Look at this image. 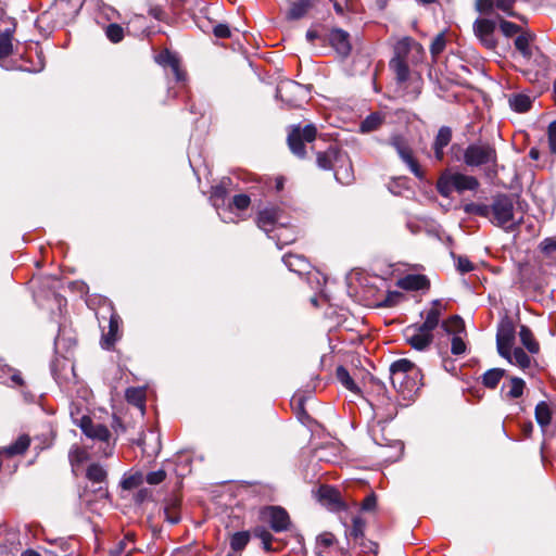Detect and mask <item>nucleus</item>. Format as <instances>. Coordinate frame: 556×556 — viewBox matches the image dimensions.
<instances>
[{
	"instance_id": "1",
	"label": "nucleus",
	"mask_w": 556,
	"mask_h": 556,
	"mask_svg": "<svg viewBox=\"0 0 556 556\" xmlns=\"http://www.w3.org/2000/svg\"><path fill=\"white\" fill-rule=\"evenodd\" d=\"M464 211L470 215L488 218L494 226L505 231H514L522 220L521 216L517 217L513 197L503 193L493 197L490 205L471 202L464 206Z\"/></svg>"
},
{
	"instance_id": "2",
	"label": "nucleus",
	"mask_w": 556,
	"mask_h": 556,
	"mask_svg": "<svg viewBox=\"0 0 556 556\" xmlns=\"http://www.w3.org/2000/svg\"><path fill=\"white\" fill-rule=\"evenodd\" d=\"M390 379L393 388L404 400H412L422 386L420 370L406 358L397 359L391 364Z\"/></svg>"
},
{
	"instance_id": "3",
	"label": "nucleus",
	"mask_w": 556,
	"mask_h": 556,
	"mask_svg": "<svg viewBox=\"0 0 556 556\" xmlns=\"http://www.w3.org/2000/svg\"><path fill=\"white\" fill-rule=\"evenodd\" d=\"M479 186L476 177L452 169L443 170L437 181V190L444 198H448L454 191L458 193L467 190L475 191Z\"/></svg>"
},
{
	"instance_id": "4",
	"label": "nucleus",
	"mask_w": 556,
	"mask_h": 556,
	"mask_svg": "<svg viewBox=\"0 0 556 556\" xmlns=\"http://www.w3.org/2000/svg\"><path fill=\"white\" fill-rule=\"evenodd\" d=\"M463 160L469 167H495L497 164V153L495 148L490 143L475 142L465 149Z\"/></svg>"
},
{
	"instance_id": "5",
	"label": "nucleus",
	"mask_w": 556,
	"mask_h": 556,
	"mask_svg": "<svg viewBox=\"0 0 556 556\" xmlns=\"http://www.w3.org/2000/svg\"><path fill=\"white\" fill-rule=\"evenodd\" d=\"M534 37V34L523 31L515 39V47L526 61L533 60L539 68L546 70L548 60L536 47H533Z\"/></svg>"
},
{
	"instance_id": "6",
	"label": "nucleus",
	"mask_w": 556,
	"mask_h": 556,
	"mask_svg": "<svg viewBox=\"0 0 556 556\" xmlns=\"http://www.w3.org/2000/svg\"><path fill=\"white\" fill-rule=\"evenodd\" d=\"M388 144L393 147L400 159L408 166L409 170L419 179L424 177V173L418 162L413 156V151L408 144L406 137L402 134L394 132L388 139Z\"/></svg>"
},
{
	"instance_id": "7",
	"label": "nucleus",
	"mask_w": 556,
	"mask_h": 556,
	"mask_svg": "<svg viewBox=\"0 0 556 556\" xmlns=\"http://www.w3.org/2000/svg\"><path fill=\"white\" fill-rule=\"evenodd\" d=\"M316 128L313 125H306L304 128L300 126L292 128L288 136V143L291 151L299 157H304V142H312L316 138Z\"/></svg>"
},
{
	"instance_id": "8",
	"label": "nucleus",
	"mask_w": 556,
	"mask_h": 556,
	"mask_svg": "<svg viewBox=\"0 0 556 556\" xmlns=\"http://www.w3.org/2000/svg\"><path fill=\"white\" fill-rule=\"evenodd\" d=\"M516 337V329L514 324L509 319H503L496 332V348L497 352L502 357L509 355V350L514 348Z\"/></svg>"
},
{
	"instance_id": "9",
	"label": "nucleus",
	"mask_w": 556,
	"mask_h": 556,
	"mask_svg": "<svg viewBox=\"0 0 556 556\" xmlns=\"http://www.w3.org/2000/svg\"><path fill=\"white\" fill-rule=\"evenodd\" d=\"M262 520L269 523L271 530L275 532H282L288 530L290 526V518L288 513L279 506H269L262 510Z\"/></svg>"
},
{
	"instance_id": "10",
	"label": "nucleus",
	"mask_w": 556,
	"mask_h": 556,
	"mask_svg": "<svg viewBox=\"0 0 556 556\" xmlns=\"http://www.w3.org/2000/svg\"><path fill=\"white\" fill-rule=\"evenodd\" d=\"M473 30L485 48L492 50L496 47V39L494 37L495 23L493 21L486 18L477 20L473 24Z\"/></svg>"
},
{
	"instance_id": "11",
	"label": "nucleus",
	"mask_w": 556,
	"mask_h": 556,
	"mask_svg": "<svg viewBox=\"0 0 556 556\" xmlns=\"http://www.w3.org/2000/svg\"><path fill=\"white\" fill-rule=\"evenodd\" d=\"M516 0H477L476 8L481 13H491L494 10L502 11L509 16L519 17L514 11L513 5Z\"/></svg>"
},
{
	"instance_id": "12",
	"label": "nucleus",
	"mask_w": 556,
	"mask_h": 556,
	"mask_svg": "<svg viewBox=\"0 0 556 556\" xmlns=\"http://www.w3.org/2000/svg\"><path fill=\"white\" fill-rule=\"evenodd\" d=\"M80 428L87 437L101 442H108L111 437L110 430L104 425L93 424L88 417L81 419Z\"/></svg>"
},
{
	"instance_id": "13",
	"label": "nucleus",
	"mask_w": 556,
	"mask_h": 556,
	"mask_svg": "<svg viewBox=\"0 0 556 556\" xmlns=\"http://www.w3.org/2000/svg\"><path fill=\"white\" fill-rule=\"evenodd\" d=\"M415 51L416 53H422L424 49L421 45L415 41L410 37H404L400 39L394 47V56L392 60L407 61L408 54Z\"/></svg>"
},
{
	"instance_id": "14",
	"label": "nucleus",
	"mask_w": 556,
	"mask_h": 556,
	"mask_svg": "<svg viewBox=\"0 0 556 556\" xmlns=\"http://www.w3.org/2000/svg\"><path fill=\"white\" fill-rule=\"evenodd\" d=\"M280 220V210L276 207H269L261 211L257 215V226L265 232L275 231L276 225Z\"/></svg>"
},
{
	"instance_id": "15",
	"label": "nucleus",
	"mask_w": 556,
	"mask_h": 556,
	"mask_svg": "<svg viewBox=\"0 0 556 556\" xmlns=\"http://www.w3.org/2000/svg\"><path fill=\"white\" fill-rule=\"evenodd\" d=\"M330 45L342 56H346L351 51L350 36L342 29H333L329 36Z\"/></svg>"
},
{
	"instance_id": "16",
	"label": "nucleus",
	"mask_w": 556,
	"mask_h": 556,
	"mask_svg": "<svg viewBox=\"0 0 556 556\" xmlns=\"http://www.w3.org/2000/svg\"><path fill=\"white\" fill-rule=\"evenodd\" d=\"M156 62L161 65L169 66L177 81L185 80L186 73L180 68L179 59L176 54L166 50L157 55Z\"/></svg>"
},
{
	"instance_id": "17",
	"label": "nucleus",
	"mask_w": 556,
	"mask_h": 556,
	"mask_svg": "<svg viewBox=\"0 0 556 556\" xmlns=\"http://www.w3.org/2000/svg\"><path fill=\"white\" fill-rule=\"evenodd\" d=\"M407 342L418 351L426 350L433 340V336L431 331H426L424 327L419 326L415 329L414 333L407 336Z\"/></svg>"
},
{
	"instance_id": "18",
	"label": "nucleus",
	"mask_w": 556,
	"mask_h": 556,
	"mask_svg": "<svg viewBox=\"0 0 556 556\" xmlns=\"http://www.w3.org/2000/svg\"><path fill=\"white\" fill-rule=\"evenodd\" d=\"M397 286L409 291L422 290L429 287V280L424 275L412 274L401 278L397 281Z\"/></svg>"
},
{
	"instance_id": "19",
	"label": "nucleus",
	"mask_w": 556,
	"mask_h": 556,
	"mask_svg": "<svg viewBox=\"0 0 556 556\" xmlns=\"http://www.w3.org/2000/svg\"><path fill=\"white\" fill-rule=\"evenodd\" d=\"M118 327H119V316L116 314H112L109 321V330L103 333L101 345L105 350H111L115 342L118 340Z\"/></svg>"
},
{
	"instance_id": "20",
	"label": "nucleus",
	"mask_w": 556,
	"mask_h": 556,
	"mask_svg": "<svg viewBox=\"0 0 556 556\" xmlns=\"http://www.w3.org/2000/svg\"><path fill=\"white\" fill-rule=\"evenodd\" d=\"M444 311V306L440 300H434L432 302L431 308L427 312L426 319L421 327L426 329V331H433L439 325L440 317L442 312Z\"/></svg>"
},
{
	"instance_id": "21",
	"label": "nucleus",
	"mask_w": 556,
	"mask_h": 556,
	"mask_svg": "<svg viewBox=\"0 0 556 556\" xmlns=\"http://www.w3.org/2000/svg\"><path fill=\"white\" fill-rule=\"evenodd\" d=\"M299 91H302V88L299 84L294 81H286L277 87L276 96L277 98H280L282 101L287 102L290 106H296V101L289 98L288 96L294 94Z\"/></svg>"
},
{
	"instance_id": "22",
	"label": "nucleus",
	"mask_w": 556,
	"mask_h": 556,
	"mask_svg": "<svg viewBox=\"0 0 556 556\" xmlns=\"http://www.w3.org/2000/svg\"><path fill=\"white\" fill-rule=\"evenodd\" d=\"M342 159L343 155L336 148L331 147L327 151L317 154V164L323 169H330Z\"/></svg>"
},
{
	"instance_id": "23",
	"label": "nucleus",
	"mask_w": 556,
	"mask_h": 556,
	"mask_svg": "<svg viewBox=\"0 0 556 556\" xmlns=\"http://www.w3.org/2000/svg\"><path fill=\"white\" fill-rule=\"evenodd\" d=\"M519 339L522 345L531 354H538L540 352V344L534 338L532 331L526 325H521L519 329Z\"/></svg>"
},
{
	"instance_id": "24",
	"label": "nucleus",
	"mask_w": 556,
	"mask_h": 556,
	"mask_svg": "<svg viewBox=\"0 0 556 556\" xmlns=\"http://www.w3.org/2000/svg\"><path fill=\"white\" fill-rule=\"evenodd\" d=\"M318 493L320 500L330 505L332 508H339L342 506L340 493L337 489L329 485H321Z\"/></svg>"
},
{
	"instance_id": "25",
	"label": "nucleus",
	"mask_w": 556,
	"mask_h": 556,
	"mask_svg": "<svg viewBox=\"0 0 556 556\" xmlns=\"http://www.w3.org/2000/svg\"><path fill=\"white\" fill-rule=\"evenodd\" d=\"M139 445L149 456L156 455L160 451V437L155 432L149 431V433L144 434L139 441Z\"/></svg>"
},
{
	"instance_id": "26",
	"label": "nucleus",
	"mask_w": 556,
	"mask_h": 556,
	"mask_svg": "<svg viewBox=\"0 0 556 556\" xmlns=\"http://www.w3.org/2000/svg\"><path fill=\"white\" fill-rule=\"evenodd\" d=\"M286 266L294 273L303 274L309 268V263L301 255L287 254L283 256Z\"/></svg>"
},
{
	"instance_id": "27",
	"label": "nucleus",
	"mask_w": 556,
	"mask_h": 556,
	"mask_svg": "<svg viewBox=\"0 0 556 556\" xmlns=\"http://www.w3.org/2000/svg\"><path fill=\"white\" fill-rule=\"evenodd\" d=\"M504 358L521 369L529 368L531 365V357L521 348H513L509 350V355Z\"/></svg>"
},
{
	"instance_id": "28",
	"label": "nucleus",
	"mask_w": 556,
	"mask_h": 556,
	"mask_svg": "<svg viewBox=\"0 0 556 556\" xmlns=\"http://www.w3.org/2000/svg\"><path fill=\"white\" fill-rule=\"evenodd\" d=\"M365 521L359 516L352 519V525L346 529L345 534L350 540H353L355 544L359 541H364L365 535Z\"/></svg>"
},
{
	"instance_id": "29",
	"label": "nucleus",
	"mask_w": 556,
	"mask_h": 556,
	"mask_svg": "<svg viewBox=\"0 0 556 556\" xmlns=\"http://www.w3.org/2000/svg\"><path fill=\"white\" fill-rule=\"evenodd\" d=\"M180 501L177 497H170L166 501L165 507H164V514L166 520L176 525L180 521Z\"/></svg>"
},
{
	"instance_id": "30",
	"label": "nucleus",
	"mask_w": 556,
	"mask_h": 556,
	"mask_svg": "<svg viewBox=\"0 0 556 556\" xmlns=\"http://www.w3.org/2000/svg\"><path fill=\"white\" fill-rule=\"evenodd\" d=\"M12 36L9 30L0 34V65L7 70L5 59L12 53Z\"/></svg>"
},
{
	"instance_id": "31",
	"label": "nucleus",
	"mask_w": 556,
	"mask_h": 556,
	"mask_svg": "<svg viewBox=\"0 0 556 556\" xmlns=\"http://www.w3.org/2000/svg\"><path fill=\"white\" fill-rule=\"evenodd\" d=\"M311 7L312 0H298L291 4L287 17L293 21L300 20L307 13Z\"/></svg>"
},
{
	"instance_id": "32",
	"label": "nucleus",
	"mask_w": 556,
	"mask_h": 556,
	"mask_svg": "<svg viewBox=\"0 0 556 556\" xmlns=\"http://www.w3.org/2000/svg\"><path fill=\"white\" fill-rule=\"evenodd\" d=\"M30 443V439L28 435L23 434L17 438V440L4 447L3 452L9 456L20 455L26 452Z\"/></svg>"
},
{
	"instance_id": "33",
	"label": "nucleus",
	"mask_w": 556,
	"mask_h": 556,
	"mask_svg": "<svg viewBox=\"0 0 556 556\" xmlns=\"http://www.w3.org/2000/svg\"><path fill=\"white\" fill-rule=\"evenodd\" d=\"M230 184L229 178H224L220 184L214 186L212 188V194L211 200L213 202V205L218 210L219 208V202H224V199L228 192L227 186Z\"/></svg>"
},
{
	"instance_id": "34",
	"label": "nucleus",
	"mask_w": 556,
	"mask_h": 556,
	"mask_svg": "<svg viewBox=\"0 0 556 556\" xmlns=\"http://www.w3.org/2000/svg\"><path fill=\"white\" fill-rule=\"evenodd\" d=\"M128 403L137 406L141 410L144 407L146 391L141 388H128L125 393Z\"/></svg>"
},
{
	"instance_id": "35",
	"label": "nucleus",
	"mask_w": 556,
	"mask_h": 556,
	"mask_svg": "<svg viewBox=\"0 0 556 556\" xmlns=\"http://www.w3.org/2000/svg\"><path fill=\"white\" fill-rule=\"evenodd\" d=\"M505 375V370L501 368H492L482 376V383L486 388L494 389Z\"/></svg>"
},
{
	"instance_id": "36",
	"label": "nucleus",
	"mask_w": 556,
	"mask_h": 556,
	"mask_svg": "<svg viewBox=\"0 0 556 556\" xmlns=\"http://www.w3.org/2000/svg\"><path fill=\"white\" fill-rule=\"evenodd\" d=\"M535 419L542 428L551 424L552 412L546 402L542 401L535 406Z\"/></svg>"
},
{
	"instance_id": "37",
	"label": "nucleus",
	"mask_w": 556,
	"mask_h": 556,
	"mask_svg": "<svg viewBox=\"0 0 556 556\" xmlns=\"http://www.w3.org/2000/svg\"><path fill=\"white\" fill-rule=\"evenodd\" d=\"M384 121V116L381 113H372L368 115L361 123V131L362 132H370L378 129Z\"/></svg>"
},
{
	"instance_id": "38",
	"label": "nucleus",
	"mask_w": 556,
	"mask_h": 556,
	"mask_svg": "<svg viewBox=\"0 0 556 556\" xmlns=\"http://www.w3.org/2000/svg\"><path fill=\"white\" fill-rule=\"evenodd\" d=\"M390 67L395 73L397 83L402 84L408 79L409 68L407 61L391 60Z\"/></svg>"
},
{
	"instance_id": "39",
	"label": "nucleus",
	"mask_w": 556,
	"mask_h": 556,
	"mask_svg": "<svg viewBox=\"0 0 556 556\" xmlns=\"http://www.w3.org/2000/svg\"><path fill=\"white\" fill-rule=\"evenodd\" d=\"M531 99L526 94H515L509 99L511 109L516 112L523 113L530 110Z\"/></svg>"
},
{
	"instance_id": "40",
	"label": "nucleus",
	"mask_w": 556,
	"mask_h": 556,
	"mask_svg": "<svg viewBox=\"0 0 556 556\" xmlns=\"http://www.w3.org/2000/svg\"><path fill=\"white\" fill-rule=\"evenodd\" d=\"M337 379L341 382V384L344 388H346L351 392H359V388L356 386V383L350 376L349 371L343 366L337 368Z\"/></svg>"
},
{
	"instance_id": "41",
	"label": "nucleus",
	"mask_w": 556,
	"mask_h": 556,
	"mask_svg": "<svg viewBox=\"0 0 556 556\" xmlns=\"http://www.w3.org/2000/svg\"><path fill=\"white\" fill-rule=\"evenodd\" d=\"M87 478L93 483L102 484L106 480V471L99 464H91L87 468Z\"/></svg>"
},
{
	"instance_id": "42",
	"label": "nucleus",
	"mask_w": 556,
	"mask_h": 556,
	"mask_svg": "<svg viewBox=\"0 0 556 556\" xmlns=\"http://www.w3.org/2000/svg\"><path fill=\"white\" fill-rule=\"evenodd\" d=\"M442 327L447 333H453V336L459 334L465 330L464 320L457 315L445 320L442 324Z\"/></svg>"
},
{
	"instance_id": "43",
	"label": "nucleus",
	"mask_w": 556,
	"mask_h": 556,
	"mask_svg": "<svg viewBox=\"0 0 556 556\" xmlns=\"http://www.w3.org/2000/svg\"><path fill=\"white\" fill-rule=\"evenodd\" d=\"M250 541V534L247 531L237 532L230 539V546L235 552H241Z\"/></svg>"
},
{
	"instance_id": "44",
	"label": "nucleus",
	"mask_w": 556,
	"mask_h": 556,
	"mask_svg": "<svg viewBox=\"0 0 556 556\" xmlns=\"http://www.w3.org/2000/svg\"><path fill=\"white\" fill-rule=\"evenodd\" d=\"M452 140V129L447 126H442L433 141L432 146L440 147V148H446Z\"/></svg>"
},
{
	"instance_id": "45",
	"label": "nucleus",
	"mask_w": 556,
	"mask_h": 556,
	"mask_svg": "<svg viewBox=\"0 0 556 556\" xmlns=\"http://www.w3.org/2000/svg\"><path fill=\"white\" fill-rule=\"evenodd\" d=\"M509 390L507 396L518 399L522 395L525 389V381L521 378L514 377L509 381Z\"/></svg>"
},
{
	"instance_id": "46",
	"label": "nucleus",
	"mask_w": 556,
	"mask_h": 556,
	"mask_svg": "<svg viewBox=\"0 0 556 556\" xmlns=\"http://www.w3.org/2000/svg\"><path fill=\"white\" fill-rule=\"evenodd\" d=\"M275 231H280L279 233H275L273 236V238L277 240V244L279 248H282V245L289 244L295 240L293 232H291L287 228L280 227L277 228Z\"/></svg>"
},
{
	"instance_id": "47",
	"label": "nucleus",
	"mask_w": 556,
	"mask_h": 556,
	"mask_svg": "<svg viewBox=\"0 0 556 556\" xmlns=\"http://www.w3.org/2000/svg\"><path fill=\"white\" fill-rule=\"evenodd\" d=\"M254 535L262 541L263 547L266 551H271L273 535L264 527H256L253 531Z\"/></svg>"
},
{
	"instance_id": "48",
	"label": "nucleus",
	"mask_w": 556,
	"mask_h": 556,
	"mask_svg": "<svg viewBox=\"0 0 556 556\" xmlns=\"http://www.w3.org/2000/svg\"><path fill=\"white\" fill-rule=\"evenodd\" d=\"M106 37L114 43L119 42L124 37V29L118 24H110L105 30Z\"/></svg>"
},
{
	"instance_id": "49",
	"label": "nucleus",
	"mask_w": 556,
	"mask_h": 556,
	"mask_svg": "<svg viewBox=\"0 0 556 556\" xmlns=\"http://www.w3.org/2000/svg\"><path fill=\"white\" fill-rule=\"evenodd\" d=\"M143 482V475L141 472H136L128 477H125L122 481V486L125 490H131L139 486Z\"/></svg>"
},
{
	"instance_id": "50",
	"label": "nucleus",
	"mask_w": 556,
	"mask_h": 556,
	"mask_svg": "<svg viewBox=\"0 0 556 556\" xmlns=\"http://www.w3.org/2000/svg\"><path fill=\"white\" fill-rule=\"evenodd\" d=\"M445 37L444 34H439L431 42L430 52L433 58H437L445 48Z\"/></svg>"
},
{
	"instance_id": "51",
	"label": "nucleus",
	"mask_w": 556,
	"mask_h": 556,
	"mask_svg": "<svg viewBox=\"0 0 556 556\" xmlns=\"http://www.w3.org/2000/svg\"><path fill=\"white\" fill-rule=\"evenodd\" d=\"M466 351V343L459 334H455L451 341V352L454 355L464 354Z\"/></svg>"
},
{
	"instance_id": "52",
	"label": "nucleus",
	"mask_w": 556,
	"mask_h": 556,
	"mask_svg": "<svg viewBox=\"0 0 556 556\" xmlns=\"http://www.w3.org/2000/svg\"><path fill=\"white\" fill-rule=\"evenodd\" d=\"M352 167L349 164L345 168H336L334 169V176L338 181L341 184H350L352 181Z\"/></svg>"
},
{
	"instance_id": "53",
	"label": "nucleus",
	"mask_w": 556,
	"mask_h": 556,
	"mask_svg": "<svg viewBox=\"0 0 556 556\" xmlns=\"http://www.w3.org/2000/svg\"><path fill=\"white\" fill-rule=\"evenodd\" d=\"M500 27H501L502 33L506 37H511L521 30L517 24L505 21V20L500 21Z\"/></svg>"
},
{
	"instance_id": "54",
	"label": "nucleus",
	"mask_w": 556,
	"mask_h": 556,
	"mask_svg": "<svg viewBox=\"0 0 556 556\" xmlns=\"http://www.w3.org/2000/svg\"><path fill=\"white\" fill-rule=\"evenodd\" d=\"M403 299V294L399 291H390L386 295V299L381 302L382 306L392 307L400 303Z\"/></svg>"
},
{
	"instance_id": "55",
	"label": "nucleus",
	"mask_w": 556,
	"mask_h": 556,
	"mask_svg": "<svg viewBox=\"0 0 556 556\" xmlns=\"http://www.w3.org/2000/svg\"><path fill=\"white\" fill-rule=\"evenodd\" d=\"M250 203V197L247 194H237L232 199V205L240 211L248 208Z\"/></svg>"
},
{
	"instance_id": "56",
	"label": "nucleus",
	"mask_w": 556,
	"mask_h": 556,
	"mask_svg": "<svg viewBox=\"0 0 556 556\" xmlns=\"http://www.w3.org/2000/svg\"><path fill=\"white\" fill-rule=\"evenodd\" d=\"M548 146L553 154L556 153V121L552 122L547 129Z\"/></svg>"
},
{
	"instance_id": "57",
	"label": "nucleus",
	"mask_w": 556,
	"mask_h": 556,
	"mask_svg": "<svg viewBox=\"0 0 556 556\" xmlns=\"http://www.w3.org/2000/svg\"><path fill=\"white\" fill-rule=\"evenodd\" d=\"M377 506V497L374 493L367 495L362 502L361 509L363 511H374Z\"/></svg>"
},
{
	"instance_id": "58",
	"label": "nucleus",
	"mask_w": 556,
	"mask_h": 556,
	"mask_svg": "<svg viewBox=\"0 0 556 556\" xmlns=\"http://www.w3.org/2000/svg\"><path fill=\"white\" fill-rule=\"evenodd\" d=\"M166 473L164 470L160 469L156 471L149 472L146 477V480L149 484H159L164 481Z\"/></svg>"
},
{
	"instance_id": "59",
	"label": "nucleus",
	"mask_w": 556,
	"mask_h": 556,
	"mask_svg": "<svg viewBox=\"0 0 556 556\" xmlns=\"http://www.w3.org/2000/svg\"><path fill=\"white\" fill-rule=\"evenodd\" d=\"M541 251L547 255L556 251V237L546 238L540 244Z\"/></svg>"
},
{
	"instance_id": "60",
	"label": "nucleus",
	"mask_w": 556,
	"mask_h": 556,
	"mask_svg": "<svg viewBox=\"0 0 556 556\" xmlns=\"http://www.w3.org/2000/svg\"><path fill=\"white\" fill-rule=\"evenodd\" d=\"M356 545H358L364 553H378V544L372 541L364 539V541L357 542Z\"/></svg>"
},
{
	"instance_id": "61",
	"label": "nucleus",
	"mask_w": 556,
	"mask_h": 556,
	"mask_svg": "<svg viewBox=\"0 0 556 556\" xmlns=\"http://www.w3.org/2000/svg\"><path fill=\"white\" fill-rule=\"evenodd\" d=\"M457 269L460 273H469L473 269V265L467 257L459 256L457 258Z\"/></svg>"
},
{
	"instance_id": "62",
	"label": "nucleus",
	"mask_w": 556,
	"mask_h": 556,
	"mask_svg": "<svg viewBox=\"0 0 556 556\" xmlns=\"http://www.w3.org/2000/svg\"><path fill=\"white\" fill-rule=\"evenodd\" d=\"M213 33L217 38L230 37V29L226 24H218L213 28Z\"/></svg>"
},
{
	"instance_id": "63",
	"label": "nucleus",
	"mask_w": 556,
	"mask_h": 556,
	"mask_svg": "<svg viewBox=\"0 0 556 556\" xmlns=\"http://www.w3.org/2000/svg\"><path fill=\"white\" fill-rule=\"evenodd\" d=\"M334 536L331 533H324L318 536V542L325 547H329L333 544Z\"/></svg>"
},
{
	"instance_id": "64",
	"label": "nucleus",
	"mask_w": 556,
	"mask_h": 556,
	"mask_svg": "<svg viewBox=\"0 0 556 556\" xmlns=\"http://www.w3.org/2000/svg\"><path fill=\"white\" fill-rule=\"evenodd\" d=\"M432 149H433V152H434V157L437 161L441 162L443 161L444 159V149L445 148H440V147H435V146H432Z\"/></svg>"
}]
</instances>
